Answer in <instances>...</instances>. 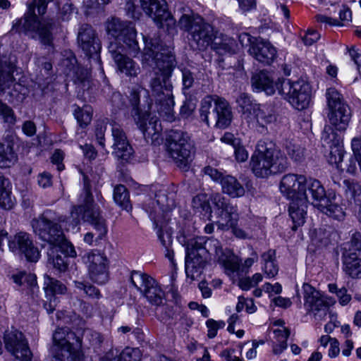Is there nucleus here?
I'll list each match as a JSON object with an SVG mask.
<instances>
[{
  "label": "nucleus",
  "mask_w": 361,
  "mask_h": 361,
  "mask_svg": "<svg viewBox=\"0 0 361 361\" xmlns=\"http://www.w3.org/2000/svg\"><path fill=\"white\" fill-rule=\"evenodd\" d=\"M145 47L142 51L143 66L156 65L163 77L164 91L157 99V111L166 121L174 120L173 106L175 104L172 94L173 85L170 81L173 72L177 66L173 48L166 46L159 37H143Z\"/></svg>",
  "instance_id": "1"
},
{
  "label": "nucleus",
  "mask_w": 361,
  "mask_h": 361,
  "mask_svg": "<svg viewBox=\"0 0 361 361\" xmlns=\"http://www.w3.org/2000/svg\"><path fill=\"white\" fill-rule=\"evenodd\" d=\"M67 217L56 214L53 210H46L38 218L32 219L31 224L33 231L50 247L59 245L68 255L76 257L74 246L65 238L61 229V223L66 221Z\"/></svg>",
  "instance_id": "2"
},
{
  "label": "nucleus",
  "mask_w": 361,
  "mask_h": 361,
  "mask_svg": "<svg viewBox=\"0 0 361 361\" xmlns=\"http://www.w3.org/2000/svg\"><path fill=\"white\" fill-rule=\"evenodd\" d=\"M53 0H34L32 4L28 6L27 11L25 13L24 17L19 19L13 25V28L16 31L20 32L21 29L25 31L33 33V37H37L41 43L45 46L52 44L53 34L52 31L56 27V23L52 19L39 20L35 13V8L39 16L44 15L47 8L49 3Z\"/></svg>",
  "instance_id": "3"
},
{
  "label": "nucleus",
  "mask_w": 361,
  "mask_h": 361,
  "mask_svg": "<svg viewBox=\"0 0 361 361\" xmlns=\"http://www.w3.org/2000/svg\"><path fill=\"white\" fill-rule=\"evenodd\" d=\"M250 166L257 177L267 178L284 172L288 167V161L285 156L276 149L274 143L259 140L251 157Z\"/></svg>",
  "instance_id": "4"
},
{
  "label": "nucleus",
  "mask_w": 361,
  "mask_h": 361,
  "mask_svg": "<svg viewBox=\"0 0 361 361\" xmlns=\"http://www.w3.org/2000/svg\"><path fill=\"white\" fill-rule=\"evenodd\" d=\"M83 190L80 196V204L73 206L71 210L72 224L75 226L80 223V215L84 221L90 224L97 231V238L101 239L107 233L106 220L101 215V211L94 204L91 191V185L87 176H83Z\"/></svg>",
  "instance_id": "5"
},
{
  "label": "nucleus",
  "mask_w": 361,
  "mask_h": 361,
  "mask_svg": "<svg viewBox=\"0 0 361 361\" xmlns=\"http://www.w3.org/2000/svg\"><path fill=\"white\" fill-rule=\"evenodd\" d=\"M178 26L190 35V44L194 49L205 50L218 39L219 31L197 13L190 11L183 14Z\"/></svg>",
  "instance_id": "6"
},
{
  "label": "nucleus",
  "mask_w": 361,
  "mask_h": 361,
  "mask_svg": "<svg viewBox=\"0 0 361 361\" xmlns=\"http://www.w3.org/2000/svg\"><path fill=\"white\" fill-rule=\"evenodd\" d=\"M52 341L51 361H85L82 340L69 329H56Z\"/></svg>",
  "instance_id": "7"
},
{
  "label": "nucleus",
  "mask_w": 361,
  "mask_h": 361,
  "mask_svg": "<svg viewBox=\"0 0 361 361\" xmlns=\"http://www.w3.org/2000/svg\"><path fill=\"white\" fill-rule=\"evenodd\" d=\"M201 120L208 126L225 129L230 126L233 112L229 103L216 95H207L202 101L200 109Z\"/></svg>",
  "instance_id": "8"
},
{
  "label": "nucleus",
  "mask_w": 361,
  "mask_h": 361,
  "mask_svg": "<svg viewBox=\"0 0 361 361\" xmlns=\"http://www.w3.org/2000/svg\"><path fill=\"white\" fill-rule=\"evenodd\" d=\"M152 207L149 205L148 207L145 208V210L154 221V229L157 231L158 239L165 249V257L173 264L174 253L171 248L173 241L172 228L166 221H160L157 219V216L162 214L167 208V197L165 193L159 191L156 194L155 200L152 202Z\"/></svg>",
  "instance_id": "9"
},
{
  "label": "nucleus",
  "mask_w": 361,
  "mask_h": 361,
  "mask_svg": "<svg viewBox=\"0 0 361 361\" xmlns=\"http://www.w3.org/2000/svg\"><path fill=\"white\" fill-rule=\"evenodd\" d=\"M166 151L176 164L184 171L192 161L194 147L188 134L181 130H171L166 138Z\"/></svg>",
  "instance_id": "10"
},
{
  "label": "nucleus",
  "mask_w": 361,
  "mask_h": 361,
  "mask_svg": "<svg viewBox=\"0 0 361 361\" xmlns=\"http://www.w3.org/2000/svg\"><path fill=\"white\" fill-rule=\"evenodd\" d=\"M142 92L141 87L133 88L128 97L131 106L130 115L138 128L145 135L158 133V118L156 116H150L152 102L147 100V105L140 104V94Z\"/></svg>",
  "instance_id": "11"
},
{
  "label": "nucleus",
  "mask_w": 361,
  "mask_h": 361,
  "mask_svg": "<svg viewBox=\"0 0 361 361\" xmlns=\"http://www.w3.org/2000/svg\"><path fill=\"white\" fill-rule=\"evenodd\" d=\"M279 93L295 109H306L310 101V87L303 80L292 82L289 79L279 78L276 82Z\"/></svg>",
  "instance_id": "12"
},
{
  "label": "nucleus",
  "mask_w": 361,
  "mask_h": 361,
  "mask_svg": "<svg viewBox=\"0 0 361 361\" xmlns=\"http://www.w3.org/2000/svg\"><path fill=\"white\" fill-rule=\"evenodd\" d=\"M326 97L329 109L328 118L330 124L336 130L345 131L351 118L350 107L344 102L341 93L334 87L327 89Z\"/></svg>",
  "instance_id": "13"
},
{
  "label": "nucleus",
  "mask_w": 361,
  "mask_h": 361,
  "mask_svg": "<svg viewBox=\"0 0 361 361\" xmlns=\"http://www.w3.org/2000/svg\"><path fill=\"white\" fill-rule=\"evenodd\" d=\"M130 281L152 305L158 307L166 302L165 292L157 281L148 274L133 271Z\"/></svg>",
  "instance_id": "14"
},
{
  "label": "nucleus",
  "mask_w": 361,
  "mask_h": 361,
  "mask_svg": "<svg viewBox=\"0 0 361 361\" xmlns=\"http://www.w3.org/2000/svg\"><path fill=\"white\" fill-rule=\"evenodd\" d=\"M343 250V271L352 278H361V233H353L350 240L345 245Z\"/></svg>",
  "instance_id": "15"
},
{
  "label": "nucleus",
  "mask_w": 361,
  "mask_h": 361,
  "mask_svg": "<svg viewBox=\"0 0 361 361\" xmlns=\"http://www.w3.org/2000/svg\"><path fill=\"white\" fill-rule=\"evenodd\" d=\"M143 12L150 18L158 27L168 29L174 27L176 20L169 11L166 0H140Z\"/></svg>",
  "instance_id": "16"
},
{
  "label": "nucleus",
  "mask_w": 361,
  "mask_h": 361,
  "mask_svg": "<svg viewBox=\"0 0 361 361\" xmlns=\"http://www.w3.org/2000/svg\"><path fill=\"white\" fill-rule=\"evenodd\" d=\"M78 41L80 47L90 61H94L101 66V42L97 37L95 30L87 24L82 25L79 30Z\"/></svg>",
  "instance_id": "17"
},
{
  "label": "nucleus",
  "mask_w": 361,
  "mask_h": 361,
  "mask_svg": "<svg viewBox=\"0 0 361 361\" xmlns=\"http://www.w3.org/2000/svg\"><path fill=\"white\" fill-rule=\"evenodd\" d=\"M304 306L308 314H312L317 320H322L329 312L327 302L322 294L307 283L302 285Z\"/></svg>",
  "instance_id": "18"
},
{
  "label": "nucleus",
  "mask_w": 361,
  "mask_h": 361,
  "mask_svg": "<svg viewBox=\"0 0 361 361\" xmlns=\"http://www.w3.org/2000/svg\"><path fill=\"white\" fill-rule=\"evenodd\" d=\"M8 245L13 252L23 254L27 261L36 262L39 259V251L34 245L30 235L27 233L19 232L11 237Z\"/></svg>",
  "instance_id": "19"
},
{
  "label": "nucleus",
  "mask_w": 361,
  "mask_h": 361,
  "mask_svg": "<svg viewBox=\"0 0 361 361\" xmlns=\"http://www.w3.org/2000/svg\"><path fill=\"white\" fill-rule=\"evenodd\" d=\"M306 180L302 175L286 174L281 180L280 190L291 201L308 200V195L305 190Z\"/></svg>",
  "instance_id": "20"
},
{
  "label": "nucleus",
  "mask_w": 361,
  "mask_h": 361,
  "mask_svg": "<svg viewBox=\"0 0 361 361\" xmlns=\"http://www.w3.org/2000/svg\"><path fill=\"white\" fill-rule=\"evenodd\" d=\"M306 180L302 175L286 174L281 180L280 190L291 201L308 200V195L305 190Z\"/></svg>",
  "instance_id": "21"
},
{
  "label": "nucleus",
  "mask_w": 361,
  "mask_h": 361,
  "mask_svg": "<svg viewBox=\"0 0 361 361\" xmlns=\"http://www.w3.org/2000/svg\"><path fill=\"white\" fill-rule=\"evenodd\" d=\"M5 347L17 359L21 361H30L32 353L28 346L27 341L23 334L16 329L6 331L4 334Z\"/></svg>",
  "instance_id": "22"
},
{
  "label": "nucleus",
  "mask_w": 361,
  "mask_h": 361,
  "mask_svg": "<svg viewBox=\"0 0 361 361\" xmlns=\"http://www.w3.org/2000/svg\"><path fill=\"white\" fill-rule=\"evenodd\" d=\"M90 278L98 284H104L109 280L107 259L97 250L86 255Z\"/></svg>",
  "instance_id": "23"
},
{
  "label": "nucleus",
  "mask_w": 361,
  "mask_h": 361,
  "mask_svg": "<svg viewBox=\"0 0 361 361\" xmlns=\"http://www.w3.org/2000/svg\"><path fill=\"white\" fill-rule=\"evenodd\" d=\"M108 50L119 72L124 73L128 77H136L138 75L139 66L123 53V48L118 46L116 42H110Z\"/></svg>",
  "instance_id": "24"
},
{
  "label": "nucleus",
  "mask_w": 361,
  "mask_h": 361,
  "mask_svg": "<svg viewBox=\"0 0 361 361\" xmlns=\"http://www.w3.org/2000/svg\"><path fill=\"white\" fill-rule=\"evenodd\" d=\"M111 133L114 140L113 145L114 154L124 161H129L133 156L134 150L129 144L126 133L121 126L115 121L111 123Z\"/></svg>",
  "instance_id": "25"
},
{
  "label": "nucleus",
  "mask_w": 361,
  "mask_h": 361,
  "mask_svg": "<svg viewBox=\"0 0 361 361\" xmlns=\"http://www.w3.org/2000/svg\"><path fill=\"white\" fill-rule=\"evenodd\" d=\"M185 244L189 246L188 249H193L197 255L206 260L209 254L218 255L222 252L219 241L214 238L206 240L204 237H196L190 239Z\"/></svg>",
  "instance_id": "26"
},
{
  "label": "nucleus",
  "mask_w": 361,
  "mask_h": 361,
  "mask_svg": "<svg viewBox=\"0 0 361 361\" xmlns=\"http://www.w3.org/2000/svg\"><path fill=\"white\" fill-rule=\"evenodd\" d=\"M249 54L258 61L269 65L276 56V50L268 41L255 39L248 49Z\"/></svg>",
  "instance_id": "27"
},
{
  "label": "nucleus",
  "mask_w": 361,
  "mask_h": 361,
  "mask_svg": "<svg viewBox=\"0 0 361 361\" xmlns=\"http://www.w3.org/2000/svg\"><path fill=\"white\" fill-rule=\"evenodd\" d=\"M186 250L185 273L187 277L192 280L197 279L202 274L207 260L203 259L195 252L193 249H188L189 246L185 243Z\"/></svg>",
  "instance_id": "28"
},
{
  "label": "nucleus",
  "mask_w": 361,
  "mask_h": 361,
  "mask_svg": "<svg viewBox=\"0 0 361 361\" xmlns=\"http://www.w3.org/2000/svg\"><path fill=\"white\" fill-rule=\"evenodd\" d=\"M16 70V66L10 57H0V95L4 94L13 85Z\"/></svg>",
  "instance_id": "29"
},
{
  "label": "nucleus",
  "mask_w": 361,
  "mask_h": 361,
  "mask_svg": "<svg viewBox=\"0 0 361 361\" xmlns=\"http://www.w3.org/2000/svg\"><path fill=\"white\" fill-rule=\"evenodd\" d=\"M126 32L123 34L118 39H113L111 42H116L121 47L123 48V53L136 56L140 51L138 42L136 39V30L130 26L126 29Z\"/></svg>",
  "instance_id": "30"
},
{
  "label": "nucleus",
  "mask_w": 361,
  "mask_h": 361,
  "mask_svg": "<svg viewBox=\"0 0 361 361\" xmlns=\"http://www.w3.org/2000/svg\"><path fill=\"white\" fill-rule=\"evenodd\" d=\"M252 86L257 92L264 91L267 94L271 95L276 92V85L270 74L265 71L255 73L252 78Z\"/></svg>",
  "instance_id": "31"
},
{
  "label": "nucleus",
  "mask_w": 361,
  "mask_h": 361,
  "mask_svg": "<svg viewBox=\"0 0 361 361\" xmlns=\"http://www.w3.org/2000/svg\"><path fill=\"white\" fill-rule=\"evenodd\" d=\"M308 200H293L289 205V215L293 221V231H296L298 227L302 226L305 221Z\"/></svg>",
  "instance_id": "32"
},
{
  "label": "nucleus",
  "mask_w": 361,
  "mask_h": 361,
  "mask_svg": "<svg viewBox=\"0 0 361 361\" xmlns=\"http://www.w3.org/2000/svg\"><path fill=\"white\" fill-rule=\"evenodd\" d=\"M252 116L255 119L258 125L265 128L267 125L274 123L277 119V115L274 109L270 105L259 104Z\"/></svg>",
  "instance_id": "33"
},
{
  "label": "nucleus",
  "mask_w": 361,
  "mask_h": 361,
  "mask_svg": "<svg viewBox=\"0 0 361 361\" xmlns=\"http://www.w3.org/2000/svg\"><path fill=\"white\" fill-rule=\"evenodd\" d=\"M305 190L308 195L309 202H315V207L317 204H321L327 198L326 190L320 181L316 179L309 178L306 180Z\"/></svg>",
  "instance_id": "34"
},
{
  "label": "nucleus",
  "mask_w": 361,
  "mask_h": 361,
  "mask_svg": "<svg viewBox=\"0 0 361 361\" xmlns=\"http://www.w3.org/2000/svg\"><path fill=\"white\" fill-rule=\"evenodd\" d=\"M48 261L53 267L61 272H64L68 268V262L66 259L68 257H73L63 251L59 245L50 247L47 252Z\"/></svg>",
  "instance_id": "35"
},
{
  "label": "nucleus",
  "mask_w": 361,
  "mask_h": 361,
  "mask_svg": "<svg viewBox=\"0 0 361 361\" xmlns=\"http://www.w3.org/2000/svg\"><path fill=\"white\" fill-rule=\"evenodd\" d=\"M334 197L333 200L326 198L324 202L317 204V207L324 214L334 219L341 221L344 219L345 213Z\"/></svg>",
  "instance_id": "36"
},
{
  "label": "nucleus",
  "mask_w": 361,
  "mask_h": 361,
  "mask_svg": "<svg viewBox=\"0 0 361 361\" xmlns=\"http://www.w3.org/2000/svg\"><path fill=\"white\" fill-rule=\"evenodd\" d=\"M221 185L223 192L233 198L242 197L245 194L243 186L234 176H224L221 180Z\"/></svg>",
  "instance_id": "37"
},
{
  "label": "nucleus",
  "mask_w": 361,
  "mask_h": 361,
  "mask_svg": "<svg viewBox=\"0 0 361 361\" xmlns=\"http://www.w3.org/2000/svg\"><path fill=\"white\" fill-rule=\"evenodd\" d=\"M11 278L18 286H25L30 288L32 296L34 298L35 293L39 289L37 286V277L35 274L26 271H18L12 274Z\"/></svg>",
  "instance_id": "38"
},
{
  "label": "nucleus",
  "mask_w": 361,
  "mask_h": 361,
  "mask_svg": "<svg viewBox=\"0 0 361 361\" xmlns=\"http://www.w3.org/2000/svg\"><path fill=\"white\" fill-rule=\"evenodd\" d=\"M261 257L265 274L269 278L275 276L279 271V267L276 260V251L270 249L267 252H264Z\"/></svg>",
  "instance_id": "39"
},
{
  "label": "nucleus",
  "mask_w": 361,
  "mask_h": 361,
  "mask_svg": "<svg viewBox=\"0 0 361 361\" xmlns=\"http://www.w3.org/2000/svg\"><path fill=\"white\" fill-rule=\"evenodd\" d=\"M13 205L9 180L0 173V207L10 209Z\"/></svg>",
  "instance_id": "40"
},
{
  "label": "nucleus",
  "mask_w": 361,
  "mask_h": 361,
  "mask_svg": "<svg viewBox=\"0 0 361 361\" xmlns=\"http://www.w3.org/2000/svg\"><path fill=\"white\" fill-rule=\"evenodd\" d=\"M44 289L46 298H54L56 294H64L67 290L63 283L49 276H44Z\"/></svg>",
  "instance_id": "41"
},
{
  "label": "nucleus",
  "mask_w": 361,
  "mask_h": 361,
  "mask_svg": "<svg viewBox=\"0 0 361 361\" xmlns=\"http://www.w3.org/2000/svg\"><path fill=\"white\" fill-rule=\"evenodd\" d=\"M232 214L228 211H221L219 214V220L216 222L219 228L221 230H228L231 227L237 226L238 221V214L237 209L233 206Z\"/></svg>",
  "instance_id": "42"
},
{
  "label": "nucleus",
  "mask_w": 361,
  "mask_h": 361,
  "mask_svg": "<svg viewBox=\"0 0 361 361\" xmlns=\"http://www.w3.org/2000/svg\"><path fill=\"white\" fill-rule=\"evenodd\" d=\"M130 26L126 22H122L119 18H111L106 22V28L108 35L114 37V39H118L126 32V29Z\"/></svg>",
  "instance_id": "43"
},
{
  "label": "nucleus",
  "mask_w": 361,
  "mask_h": 361,
  "mask_svg": "<svg viewBox=\"0 0 361 361\" xmlns=\"http://www.w3.org/2000/svg\"><path fill=\"white\" fill-rule=\"evenodd\" d=\"M114 200L122 209L129 212L132 209L129 192L123 185H118L114 190Z\"/></svg>",
  "instance_id": "44"
},
{
  "label": "nucleus",
  "mask_w": 361,
  "mask_h": 361,
  "mask_svg": "<svg viewBox=\"0 0 361 361\" xmlns=\"http://www.w3.org/2000/svg\"><path fill=\"white\" fill-rule=\"evenodd\" d=\"M17 160V155L9 145L0 143V167L8 168Z\"/></svg>",
  "instance_id": "45"
},
{
  "label": "nucleus",
  "mask_w": 361,
  "mask_h": 361,
  "mask_svg": "<svg viewBox=\"0 0 361 361\" xmlns=\"http://www.w3.org/2000/svg\"><path fill=\"white\" fill-rule=\"evenodd\" d=\"M274 334L276 341L273 345V353L279 355L287 348V340L290 336V331L286 328L275 329L274 330Z\"/></svg>",
  "instance_id": "46"
},
{
  "label": "nucleus",
  "mask_w": 361,
  "mask_h": 361,
  "mask_svg": "<svg viewBox=\"0 0 361 361\" xmlns=\"http://www.w3.org/2000/svg\"><path fill=\"white\" fill-rule=\"evenodd\" d=\"M322 140L324 146H328L329 148L334 146H340L342 145V137L336 132L335 128L326 126L322 133Z\"/></svg>",
  "instance_id": "47"
},
{
  "label": "nucleus",
  "mask_w": 361,
  "mask_h": 361,
  "mask_svg": "<svg viewBox=\"0 0 361 361\" xmlns=\"http://www.w3.org/2000/svg\"><path fill=\"white\" fill-rule=\"evenodd\" d=\"M180 72L182 74V90L186 96L188 94V91L192 88L196 83L195 68L183 67L180 68Z\"/></svg>",
  "instance_id": "48"
},
{
  "label": "nucleus",
  "mask_w": 361,
  "mask_h": 361,
  "mask_svg": "<svg viewBox=\"0 0 361 361\" xmlns=\"http://www.w3.org/2000/svg\"><path fill=\"white\" fill-rule=\"evenodd\" d=\"M10 91L8 92V102L11 104H18L23 102L27 94V89L18 82H13Z\"/></svg>",
  "instance_id": "49"
},
{
  "label": "nucleus",
  "mask_w": 361,
  "mask_h": 361,
  "mask_svg": "<svg viewBox=\"0 0 361 361\" xmlns=\"http://www.w3.org/2000/svg\"><path fill=\"white\" fill-rule=\"evenodd\" d=\"M236 102L245 118H252V114L258 105L252 102L250 97L245 93H241L237 98Z\"/></svg>",
  "instance_id": "50"
},
{
  "label": "nucleus",
  "mask_w": 361,
  "mask_h": 361,
  "mask_svg": "<svg viewBox=\"0 0 361 361\" xmlns=\"http://www.w3.org/2000/svg\"><path fill=\"white\" fill-rule=\"evenodd\" d=\"M61 66L66 75H71L72 72L76 71L78 66L76 57L73 52L70 50H65L61 54Z\"/></svg>",
  "instance_id": "51"
},
{
  "label": "nucleus",
  "mask_w": 361,
  "mask_h": 361,
  "mask_svg": "<svg viewBox=\"0 0 361 361\" xmlns=\"http://www.w3.org/2000/svg\"><path fill=\"white\" fill-rule=\"evenodd\" d=\"M218 39L214 40L212 44V47L217 51H224V52H233L235 46V40L222 33H219L217 36Z\"/></svg>",
  "instance_id": "52"
},
{
  "label": "nucleus",
  "mask_w": 361,
  "mask_h": 361,
  "mask_svg": "<svg viewBox=\"0 0 361 361\" xmlns=\"http://www.w3.org/2000/svg\"><path fill=\"white\" fill-rule=\"evenodd\" d=\"M191 204L195 212L209 214V215L212 214V208L205 193L195 195L192 200Z\"/></svg>",
  "instance_id": "53"
},
{
  "label": "nucleus",
  "mask_w": 361,
  "mask_h": 361,
  "mask_svg": "<svg viewBox=\"0 0 361 361\" xmlns=\"http://www.w3.org/2000/svg\"><path fill=\"white\" fill-rule=\"evenodd\" d=\"M283 148L287 154L295 162H301L304 159V149L291 140H286Z\"/></svg>",
  "instance_id": "54"
},
{
  "label": "nucleus",
  "mask_w": 361,
  "mask_h": 361,
  "mask_svg": "<svg viewBox=\"0 0 361 361\" xmlns=\"http://www.w3.org/2000/svg\"><path fill=\"white\" fill-rule=\"evenodd\" d=\"M83 338L85 342L88 343L87 348H93L94 350L99 349L104 342L103 336L91 329H85L83 331Z\"/></svg>",
  "instance_id": "55"
},
{
  "label": "nucleus",
  "mask_w": 361,
  "mask_h": 361,
  "mask_svg": "<svg viewBox=\"0 0 361 361\" xmlns=\"http://www.w3.org/2000/svg\"><path fill=\"white\" fill-rule=\"evenodd\" d=\"M75 287L82 291L87 297L92 299H99L102 295L98 288L88 282L74 281Z\"/></svg>",
  "instance_id": "56"
},
{
  "label": "nucleus",
  "mask_w": 361,
  "mask_h": 361,
  "mask_svg": "<svg viewBox=\"0 0 361 361\" xmlns=\"http://www.w3.org/2000/svg\"><path fill=\"white\" fill-rule=\"evenodd\" d=\"M151 67L154 71L155 76L151 79L150 87L154 93H155L158 97H161L163 95V92H164V82L163 77L156 65Z\"/></svg>",
  "instance_id": "57"
},
{
  "label": "nucleus",
  "mask_w": 361,
  "mask_h": 361,
  "mask_svg": "<svg viewBox=\"0 0 361 361\" xmlns=\"http://www.w3.org/2000/svg\"><path fill=\"white\" fill-rule=\"evenodd\" d=\"M74 116L80 127H86L92 121L91 108L90 106L78 107L74 111Z\"/></svg>",
  "instance_id": "58"
},
{
  "label": "nucleus",
  "mask_w": 361,
  "mask_h": 361,
  "mask_svg": "<svg viewBox=\"0 0 361 361\" xmlns=\"http://www.w3.org/2000/svg\"><path fill=\"white\" fill-rule=\"evenodd\" d=\"M328 288L329 292L336 295L342 305H345L350 301L351 296L347 293V289L345 287L338 288L337 284L330 283L328 285Z\"/></svg>",
  "instance_id": "59"
},
{
  "label": "nucleus",
  "mask_w": 361,
  "mask_h": 361,
  "mask_svg": "<svg viewBox=\"0 0 361 361\" xmlns=\"http://www.w3.org/2000/svg\"><path fill=\"white\" fill-rule=\"evenodd\" d=\"M329 154L327 157L328 161L330 164H335L337 168L339 164L343 161L344 151L343 145L334 146L329 148Z\"/></svg>",
  "instance_id": "60"
},
{
  "label": "nucleus",
  "mask_w": 361,
  "mask_h": 361,
  "mask_svg": "<svg viewBox=\"0 0 361 361\" xmlns=\"http://www.w3.org/2000/svg\"><path fill=\"white\" fill-rule=\"evenodd\" d=\"M119 358L120 361H140V350L138 348H126L121 353L119 352Z\"/></svg>",
  "instance_id": "61"
},
{
  "label": "nucleus",
  "mask_w": 361,
  "mask_h": 361,
  "mask_svg": "<svg viewBox=\"0 0 361 361\" xmlns=\"http://www.w3.org/2000/svg\"><path fill=\"white\" fill-rule=\"evenodd\" d=\"M0 116L2 117L5 123L13 124L16 121V116L13 110L4 103L0 99Z\"/></svg>",
  "instance_id": "62"
},
{
  "label": "nucleus",
  "mask_w": 361,
  "mask_h": 361,
  "mask_svg": "<svg viewBox=\"0 0 361 361\" xmlns=\"http://www.w3.org/2000/svg\"><path fill=\"white\" fill-rule=\"evenodd\" d=\"M212 202L215 207L221 211H228L232 214L233 206L227 199L220 194H215L212 197Z\"/></svg>",
  "instance_id": "63"
},
{
  "label": "nucleus",
  "mask_w": 361,
  "mask_h": 361,
  "mask_svg": "<svg viewBox=\"0 0 361 361\" xmlns=\"http://www.w3.org/2000/svg\"><path fill=\"white\" fill-rule=\"evenodd\" d=\"M224 321H216L213 319H209L206 322V326L208 329L207 336L209 338H214L219 329H223L225 326Z\"/></svg>",
  "instance_id": "64"
}]
</instances>
